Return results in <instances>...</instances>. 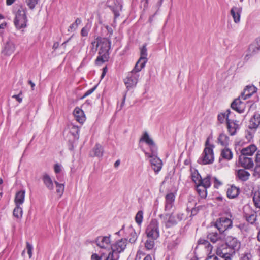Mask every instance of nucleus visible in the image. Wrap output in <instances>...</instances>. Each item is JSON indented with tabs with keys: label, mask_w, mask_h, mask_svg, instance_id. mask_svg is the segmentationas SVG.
<instances>
[{
	"label": "nucleus",
	"mask_w": 260,
	"mask_h": 260,
	"mask_svg": "<svg viewBox=\"0 0 260 260\" xmlns=\"http://www.w3.org/2000/svg\"><path fill=\"white\" fill-rule=\"evenodd\" d=\"M107 71V67H105L103 69L102 74L101 76L102 79H103L104 77V76H105V75L106 74Z\"/></svg>",
	"instance_id": "obj_64"
},
{
	"label": "nucleus",
	"mask_w": 260,
	"mask_h": 260,
	"mask_svg": "<svg viewBox=\"0 0 260 260\" xmlns=\"http://www.w3.org/2000/svg\"><path fill=\"white\" fill-rule=\"evenodd\" d=\"M213 179L214 180V187L216 188H218L222 184L221 182L219 180H218L217 178H216V177H214Z\"/></svg>",
	"instance_id": "obj_57"
},
{
	"label": "nucleus",
	"mask_w": 260,
	"mask_h": 260,
	"mask_svg": "<svg viewBox=\"0 0 260 260\" xmlns=\"http://www.w3.org/2000/svg\"><path fill=\"white\" fill-rule=\"evenodd\" d=\"M230 113L231 111L230 109H228L225 112L223 113H219L217 117L218 122L220 123H223L225 121H226V123L228 120H230L229 119V117Z\"/></svg>",
	"instance_id": "obj_37"
},
{
	"label": "nucleus",
	"mask_w": 260,
	"mask_h": 260,
	"mask_svg": "<svg viewBox=\"0 0 260 260\" xmlns=\"http://www.w3.org/2000/svg\"><path fill=\"white\" fill-rule=\"evenodd\" d=\"M178 242L177 239H176L175 241H172V242L169 243L168 247L170 249H173L178 245Z\"/></svg>",
	"instance_id": "obj_54"
},
{
	"label": "nucleus",
	"mask_w": 260,
	"mask_h": 260,
	"mask_svg": "<svg viewBox=\"0 0 260 260\" xmlns=\"http://www.w3.org/2000/svg\"><path fill=\"white\" fill-rule=\"evenodd\" d=\"M140 141L145 142L147 144L149 147L151 152H154L157 150V147L155 143L146 131L143 133Z\"/></svg>",
	"instance_id": "obj_18"
},
{
	"label": "nucleus",
	"mask_w": 260,
	"mask_h": 260,
	"mask_svg": "<svg viewBox=\"0 0 260 260\" xmlns=\"http://www.w3.org/2000/svg\"><path fill=\"white\" fill-rule=\"evenodd\" d=\"M25 190H20L17 192L15 198V203L16 206H21L23 204L25 199Z\"/></svg>",
	"instance_id": "obj_30"
},
{
	"label": "nucleus",
	"mask_w": 260,
	"mask_h": 260,
	"mask_svg": "<svg viewBox=\"0 0 260 260\" xmlns=\"http://www.w3.org/2000/svg\"><path fill=\"white\" fill-rule=\"evenodd\" d=\"M175 216L178 222L185 218V215L182 213H178Z\"/></svg>",
	"instance_id": "obj_51"
},
{
	"label": "nucleus",
	"mask_w": 260,
	"mask_h": 260,
	"mask_svg": "<svg viewBox=\"0 0 260 260\" xmlns=\"http://www.w3.org/2000/svg\"><path fill=\"white\" fill-rule=\"evenodd\" d=\"M155 239L148 238L145 243V247L147 250H150L153 249L154 247V240Z\"/></svg>",
	"instance_id": "obj_43"
},
{
	"label": "nucleus",
	"mask_w": 260,
	"mask_h": 260,
	"mask_svg": "<svg viewBox=\"0 0 260 260\" xmlns=\"http://www.w3.org/2000/svg\"><path fill=\"white\" fill-rule=\"evenodd\" d=\"M100 43V38H99L96 39V41H94L92 42L91 44L93 46V49H94L95 51L97 50L98 48L99 47Z\"/></svg>",
	"instance_id": "obj_52"
},
{
	"label": "nucleus",
	"mask_w": 260,
	"mask_h": 260,
	"mask_svg": "<svg viewBox=\"0 0 260 260\" xmlns=\"http://www.w3.org/2000/svg\"><path fill=\"white\" fill-rule=\"evenodd\" d=\"M62 166L59 164H56L54 167V170L55 173L58 174L60 173L62 169Z\"/></svg>",
	"instance_id": "obj_53"
},
{
	"label": "nucleus",
	"mask_w": 260,
	"mask_h": 260,
	"mask_svg": "<svg viewBox=\"0 0 260 260\" xmlns=\"http://www.w3.org/2000/svg\"><path fill=\"white\" fill-rule=\"evenodd\" d=\"M143 211L140 210L137 213L135 217V222L140 227L141 226L143 220Z\"/></svg>",
	"instance_id": "obj_39"
},
{
	"label": "nucleus",
	"mask_w": 260,
	"mask_h": 260,
	"mask_svg": "<svg viewBox=\"0 0 260 260\" xmlns=\"http://www.w3.org/2000/svg\"><path fill=\"white\" fill-rule=\"evenodd\" d=\"M143 68L135 64L134 69L127 73L126 78L124 79V82L128 90L136 86L140 77V72Z\"/></svg>",
	"instance_id": "obj_2"
},
{
	"label": "nucleus",
	"mask_w": 260,
	"mask_h": 260,
	"mask_svg": "<svg viewBox=\"0 0 260 260\" xmlns=\"http://www.w3.org/2000/svg\"><path fill=\"white\" fill-rule=\"evenodd\" d=\"M23 210L21 206H16L13 210V215L17 218H20L22 216Z\"/></svg>",
	"instance_id": "obj_42"
},
{
	"label": "nucleus",
	"mask_w": 260,
	"mask_h": 260,
	"mask_svg": "<svg viewBox=\"0 0 260 260\" xmlns=\"http://www.w3.org/2000/svg\"><path fill=\"white\" fill-rule=\"evenodd\" d=\"M96 87H94L89 90H88L83 95L82 99L87 97V96L90 95L93 91L95 90Z\"/></svg>",
	"instance_id": "obj_56"
},
{
	"label": "nucleus",
	"mask_w": 260,
	"mask_h": 260,
	"mask_svg": "<svg viewBox=\"0 0 260 260\" xmlns=\"http://www.w3.org/2000/svg\"><path fill=\"white\" fill-rule=\"evenodd\" d=\"M148 238L157 239L159 236V223L156 219L151 221L145 232Z\"/></svg>",
	"instance_id": "obj_7"
},
{
	"label": "nucleus",
	"mask_w": 260,
	"mask_h": 260,
	"mask_svg": "<svg viewBox=\"0 0 260 260\" xmlns=\"http://www.w3.org/2000/svg\"><path fill=\"white\" fill-rule=\"evenodd\" d=\"M229 137L224 133L220 134L218 138V142L222 146L226 147L229 145Z\"/></svg>",
	"instance_id": "obj_36"
},
{
	"label": "nucleus",
	"mask_w": 260,
	"mask_h": 260,
	"mask_svg": "<svg viewBox=\"0 0 260 260\" xmlns=\"http://www.w3.org/2000/svg\"><path fill=\"white\" fill-rule=\"evenodd\" d=\"M159 217L162 220V224L167 228L172 227L178 223L175 216L173 213L165 212L164 214H160Z\"/></svg>",
	"instance_id": "obj_9"
},
{
	"label": "nucleus",
	"mask_w": 260,
	"mask_h": 260,
	"mask_svg": "<svg viewBox=\"0 0 260 260\" xmlns=\"http://www.w3.org/2000/svg\"><path fill=\"white\" fill-rule=\"evenodd\" d=\"M13 98H15L19 103H21L22 102V98L20 97V94L18 95H14L12 96Z\"/></svg>",
	"instance_id": "obj_61"
},
{
	"label": "nucleus",
	"mask_w": 260,
	"mask_h": 260,
	"mask_svg": "<svg viewBox=\"0 0 260 260\" xmlns=\"http://www.w3.org/2000/svg\"><path fill=\"white\" fill-rule=\"evenodd\" d=\"M122 231H124V236L127 238V240L128 239L129 243H135L136 242L138 237V234L136 233L132 225H130L126 228L123 225L119 232Z\"/></svg>",
	"instance_id": "obj_11"
},
{
	"label": "nucleus",
	"mask_w": 260,
	"mask_h": 260,
	"mask_svg": "<svg viewBox=\"0 0 260 260\" xmlns=\"http://www.w3.org/2000/svg\"><path fill=\"white\" fill-rule=\"evenodd\" d=\"M225 244L234 253L239 250L241 246L240 241L233 236H228L226 238Z\"/></svg>",
	"instance_id": "obj_15"
},
{
	"label": "nucleus",
	"mask_w": 260,
	"mask_h": 260,
	"mask_svg": "<svg viewBox=\"0 0 260 260\" xmlns=\"http://www.w3.org/2000/svg\"><path fill=\"white\" fill-rule=\"evenodd\" d=\"M39 1V0H25V3L30 9L33 10Z\"/></svg>",
	"instance_id": "obj_47"
},
{
	"label": "nucleus",
	"mask_w": 260,
	"mask_h": 260,
	"mask_svg": "<svg viewBox=\"0 0 260 260\" xmlns=\"http://www.w3.org/2000/svg\"><path fill=\"white\" fill-rule=\"evenodd\" d=\"M243 217L250 224L255 223L256 220V213L249 206H246L243 208Z\"/></svg>",
	"instance_id": "obj_14"
},
{
	"label": "nucleus",
	"mask_w": 260,
	"mask_h": 260,
	"mask_svg": "<svg viewBox=\"0 0 260 260\" xmlns=\"http://www.w3.org/2000/svg\"><path fill=\"white\" fill-rule=\"evenodd\" d=\"M216 254L221 257L226 258L231 257L235 253L226 246V244L218 246L216 250Z\"/></svg>",
	"instance_id": "obj_16"
},
{
	"label": "nucleus",
	"mask_w": 260,
	"mask_h": 260,
	"mask_svg": "<svg viewBox=\"0 0 260 260\" xmlns=\"http://www.w3.org/2000/svg\"><path fill=\"white\" fill-rule=\"evenodd\" d=\"M239 166L245 169L250 170L254 166V161L251 157L240 154L238 158Z\"/></svg>",
	"instance_id": "obj_12"
},
{
	"label": "nucleus",
	"mask_w": 260,
	"mask_h": 260,
	"mask_svg": "<svg viewBox=\"0 0 260 260\" xmlns=\"http://www.w3.org/2000/svg\"><path fill=\"white\" fill-rule=\"evenodd\" d=\"M252 177L255 179H260V165H256L254 168Z\"/></svg>",
	"instance_id": "obj_45"
},
{
	"label": "nucleus",
	"mask_w": 260,
	"mask_h": 260,
	"mask_svg": "<svg viewBox=\"0 0 260 260\" xmlns=\"http://www.w3.org/2000/svg\"><path fill=\"white\" fill-rule=\"evenodd\" d=\"M100 42L99 47L100 49L99 52V54L105 53L107 54V55H109V51L111 49V41L107 38H100Z\"/></svg>",
	"instance_id": "obj_20"
},
{
	"label": "nucleus",
	"mask_w": 260,
	"mask_h": 260,
	"mask_svg": "<svg viewBox=\"0 0 260 260\" xmlns=\"http://www.w3.org/2000/svg\"><path fill=\"white\" fill-rule=\"evenodd\" d=\"M54 183L56 186V192L61 196L64 192V183H59L57 181H55Z\"/></svg>",
	"instance_id": "obj_44"
},
{
	"label": "nucleus",
	"mask_w": 260,
	"mask_h": 260,
	"mask_svg": "<svg viewBox=\"0 0 260 260\" xmlns=\"http://www.w3.org/2000/svg\"><path fill=\"white\" fill-rule=\"evenodd\" d=\"M213 147V145H210L209 140H207L202 156L199 160L200 163L207 165L212 164L214 161Z\"/></svg>",
	"instance_id": "obj_4"
},
{
	"label": "nucleus",
	"mask_w": 260,
	"mask_h": 260,
	"mask_svg": "<svg viewBox=\"0 0 260 260\" xmlns=\"http://www.w3.org/2000/svg\"><path fill=\"white\" fill-rule=\"evenodd\" d=\"M201 207L200 206H198L197 207H196V208H191V216H194L196 215L199 210V208H200Z\"/></svg>",
	"instance_id": "obj_58"
},
{
	"label": "nucleus",
	"mask_w": 260,
	"mask_h": 260,
	"mask_svg": "<svg viewBox=\"0 0 260 260\" xmlns=\"http://www.w3.org/2000/svg\"><path fill=\"white\" fill-rule=\"evenodd\" d=\"M192 180L196 184V190L202 199H205L207 196V188L211 185V176H207L202 179L200 174L196 170H191Z\"/></svg>",
	"instance_id": "obj_1"
},
{
	"label": "nucleus",
	"mask_w": 260,
	"mask_h": 260,
	"mask_svg": "<svg viewBox=\"0 0 260 260\" xmlns=\"http://www.w3.org/2000/svg\"><path fill=\"white\" fill-rule=\"evenodd\" d=\"M242 11V7L233 6L231 8L230 10V14L235 23H239L240 22Z\"/></svg>",
	"instance_id": "obj_27"
},
{
	"label": "nucleus",
	"mask_w": 260,
	"mask_h": 260,
	"mask_svg": "<svg viewBox=\"0 0 260 260\" xmlns=\"http://www.w3.org/2000/svg\"><path fill=\"white\" fill-rule=\"evenodd\" d=\"M82 20L81 18H78L76 19L75 21L74 22V23L78 27L79 25H80L81 23Z\"/></svg>",
	"instance_id": "obj_63"
},
{
	"label": "nucleus",
	"mask_w": 260,
	"mask_h": 260,
	"mask_svg": "<svg viewBox=\"0 0 260 260\" xmlns=\"http://www.w3.org/2000/svg\"><path fill=\"white\" fill-rule=\"evenodd\" d=\"M42 180L44 184L48 189L52 190L54 189L53 181L48 174H43Z\"/></svg>",
	"instance_id": "obj_31"
},
{
	"label": "nucleus",
	"mask_w": 260,
	"mask_h": 260,
	"mask_svg": "<svg viewBox=\"0 0 260 260\" xmlns=\"http://www.w3.org/2000/svg\"><path fill=\"white\" fill-rule=\"evenodd\" d=\"M143 151L145 157L149 159L152 169L156 173H158L162 168V162L157 155V150L150 153L145 150Z\"/></svg>",
	"instance_id": "obj_5"
},
{
	"label": "nucleus",
	"mask_w": 260,
	"mask_h": 260,
	"mask_svg": "<svg viewBox=\"0 0 260 260\" xmlns=\"http://www.w3.org/2000/svg\"><path fill=\"white\" fill-rule=\"evenodd\" d=\"M26 249L27 250V253L29 255V258H31L32 254L33 246L29 242L26 243Z\"/></svg>",
	"instance_id": "obj_49"
},
{
	"label": "nucleus",
	"mask_w": 260,
	"mask_h": 260,
	"mask_svg": "<svg viewBox=\"0 0 260 260\" xmlns=\"http://www.w3.org/2000/svg\"><path fill=\"white\" fill-rule=\"evenodd\" d=\"M257 149V147L255 144H251L242 148L240 150V153L241 155L251 157L256 153Z\"/></svg>",
	"instance_id": "obj_24"
},
{
	"label": "nucleus",
	"mask_w": 260,
	"mask_h": 260,
	"mask_svg": "<svg viewBox=\"0 0 260 260\" xmlns=\"http://www.w3.org/2000/svg\"><path fill=\"white\" fill-rule=\"evenodd\" d=\"M207 238L212 243H214L222 239L221 234L217 232H210L207 235Z\"/></svg>",
	"instance_id": "obj_34"
},
{
	"label": "nucleus",
	"mask_w": 260,
	"mask_h": 260,
	"mask_svg": "<svg viewBox=\"0 0 260 260\" xmlns=\"http://www.w3.org/2000/svg\"><path fill=\"white\" fill-rule=\"evenodd\" d=\"M103 154V149L101 145L96 144L91 151L90 155L91 156H96L98 157H102Z\"/></svg>",
	"instance_id": "obj_33"
},
{
	"label": "nucleus",
	"mask_w": 260,
	"mask_h": 260,
	"mask_svg": "<svg viewBox=\"0 0 260 260\" xmlns=\"http://www.w3.org/2000/svg\"><path fill=\"white\" fill-rule=\"evenodd\" d=\"M70 133L73 136L74 138L78 140L79 138V128L75 125H72L70 131Z\"/></svg>",
	"instance_id": "obj_41"
},
{
	"label": "nucleus",
	"mask_w": 260,
	"mask_h": 260,
	"mask_svg": "<svg viewBox=\"0 0 260 260\" xmlns=\"http://www.w3.org/2000/svg\"><path fill=\"white\" fill-rule=\"evenodd\" d=\"M91 25H89V26L88 24H87L85 27H83L81 31V35L83 37H86L88 36V32L90 30Z\"/></svg>",
	"instance_id": "obj_48"
},
{
	"label": "nucleus",
	"mask_w": 260,
	"mask_h": 260,
	"mask_svg": "<svg viewBox=\"0 0 260 260\" xmlns=\"http://www.w3.org/2000/svg\"><path fill=\"white\" fill-rule=\"evenodd\" d=\"M215 226L221 234L232 226V221L228 217H222L216 221Z\"/></svg>",
	"instance_id": "obj_10"
},
{
	"label": "nucleus",
	"mask_w": 260,
	"mask_h": 260,
	"mask_svg": "<svg viewBox=\"0 0 260 260\" xmlns=\"http://www.w3.org/2000/svg\"><path fill=\"white\" fill-rule=\"evenodd\" d=\"M147 55L146 45L144 44L140 48V57L136 64L144 68L148 61Z\"/></svg>",
	"instance_id": "obj_19"
},
{
	"label": "nucleus",
	"mask_w": 260,
	"mask_h": 260,
	"mask_svg": "<svg viewBox=\"0 0 260 260\" xmlns=\"http://www.w3.org/2000/svg\"><path fill=\"white\" fill-rule=\"evenodd\" d=\"M7 23L6 22H3L0 24V36H2L4 32V29L7 26Z\"/></svg>",
	"instance_id": "obj_55"
},
{
	"label": "nucleus",
	"mask_w": 260,
	"mask_h": 260,
	"mask_svg": "<svg viewBox=\"0 0 260 260\" xmlns=\"http://www.w3.org/2000/svg\"><path fill=\"white\" fill-rule=\"evenodd\" d=\"M76 120L80 123H83L85 121V115L83 111L79 107H76L73 112Z\"/></svg>",
	"instance_id": "obj_29"
},
{
	"label": "nucleus",
	"mask_w": 260,
	"mask_h": 260,
	"mask_svg": "<svg viewBox=\"0 0 260 260\" xmlns=\"http://www.w3.org/2000/svg\"><path fill=\"white\" fill-rule=\"evenodd\" d=\"M254 161L256 165H260V150L257 149L256 152Z\"/></svg>",
	"instance_id": "obj_50"
},
{
	"label": "nucleus",
	"mask_w": 260,
	"mask_h": 260,
	"mask_svg": "<svg viewBox=\"0 0 260 260\" xmlns=\"http://www.w3.org/2000/svg\"><path fill=\"white\" fill-rule=\"evenodd\" d=\"M256 129H250L248 127V129L245 131V137L248 141H251L255 134Z\"/></svg>",
	"instance_id": "obj_40"
},
{
	"label": "nucleus",
	"mask_w": 260,
	"mask_h": 260,
	"mask_svg": "<svg viewBox=\"0 0 260 260\" xmlns=\"http://www.w3.org/2000/svg\"><path fill=\"white\" fill-rule=\"evenodd\" d=\"M109 55H107V54L102 53L100 54V56H98L95 60V63L97 65H101L103 63L105 62L106 59L107 58V56Z\"/></svg>",
	"instance_id": "obj_46"
},
{
	"label": "nucleus",
	"mask_w": 260,
	"mask_h": 260,
	"mask_svg": "<svg viewBox=\"0 0 260 260\" xmlns=\"http://www.w3.org/2000/svg\"><path fill=\"white\" fill-rule=\"evenodd\" d=\"M119 258V255L112 250L108 252H102L100 254L93 253L91 256V260H118Z\"/></svg>",
	"instance_id": "obj_8"
},
{
	"label": "nucleus",
	"mask_w": 260,
	"mask_h": 260,
	"mask_svg": "<svg viewBox=\"0 0 260 260\" xmlns=\"http://www.w3.org/2000/svg\"><path fill=\"white\" fill-rule=\"evenodd\" d=\"M238 121L230 119L226 122V127L229 134L231 136L236 135L237 131L239 129Z\"/></svg>",
	"instance_id": "obj_26"
},
{
	"label": "nucleus",
	"mask_w": 260,
	"mask_h": 260,
	"mask_svg": "<svg viewBox=\"0 0 260 260\" xmlns=\"http://www.w3.org/2000/svg\"><path fill=\"white\" fill-rule=\"evenodd\" d=\"M78 27L73 23L69 27L68 31L70 32H73L77 29Z\"/></svg>",
	"instance_id": "obj_59"
},
{
	"label": "nucleus",
	"mask_w": 260,
	"mask_h": 260,
	"mask_svg": "<svg viewBox=\"0 0 260 260\" xmlns=\"http://www.w3.org/2000/svg\"><path fill=\"white\" fill-rule=\"evenodd\" d=\"M236 179L238 181L245 182L247 181L250 176V173L243 169H240L237 170L235 172Z\"/></svg>",
	"instance_id": "obj_25"
},
{
	"label": "nucleus",
	"mask_w": 260,
	"mask_h": 260,
	"mask_svg": "<svg viewBox=\"0 0 260 260\" xmlns=\"http://www.w3.org/2000/svg\"><path fill=\"white\" fill-rule=\"evenodd\" d=\"M175 194L173 192L167 193L165 196V211L169 212L174 205Z\"/></svg>",
	"instance_id": "obj_21"
},
{
	"label": "nucleus",
	"mask_w": 260,
	"mask_h": 260,
	"mask_svg": "<svg viewBox=\"0 0 260 260\" xmlns=\"http://www.w3.org/2000/svg\"><path fill=\"white\" fill-rule=\"evenodd\" d=\"M127 245V239L121 238L112 244L111 250L115 253L119 254L123 252Z\"/></svg>",
	"instance_id": "obj_13"
},
{
	"label": "nucleus",
	"mask_w": 260,
	"mask_h": 260,
	"mask_svg": "<svg viewBox=\"0 0 260 260\" xmlns=\"http://www.w3.org/2000/svg\"><path fill=\"white\" fill-rule=\"evenodd\" d=\"M256 48H257V50L260 49V37L257 38L256 40Z\"/></svg>",
	"instance_id": "obj_62"
},
{
	"label": "nucleus",
	"mask_w": 260,
	"mask_h": 260,
	"mask_svg": "<svg viewBox=\"0 0 260 260\" xmlns=\"http://www.w3.org/2000/svg\"><path fill=\"white\" fill-rule=\"evenodd\" d=\"M15 50V44L11 42H7L5 45L4 52L7 55H10Z\"/></svg>",
	"instance_id": "obj_32"
},
{
	"label": "nucleus",
	"mask_w": 260,
	"mask_h": 260,
	"mask_svg": "<svg viewBox=\"0 0 260 260\" xmlns=\"http://www.w3.org/2000/svg\"><path fill=\"white\" fill-rule=\"evenodd\" d=\"M257 88L253 85H248L246 86L243 93L241 94V98L243 100L249 98L257 91Z\"/></svg>",
	"instance_id": "obj_28"
},
{
	"label": "nucleus",
	"mask_w": 260,
	"mask_h": 260,
	"mask_svg": "<svg viewBox=\"0 0 260 260\" xmlns=\"http://www.w3.org/2000/svg\"><path fill=\"white\" fill-rule=\"evenodd\" d=\"M221 156L223 158L229 160L233 158V153L231 149L225 148L221 151Z\"/></svg>",
	"instance_id": "obj_38"
},
{
	"label": "nucleus",
	"mask_w": 260,
	"mask_h": 260,
	"mask_svg": "<svg viewBox=\"0 0 260 260\" xmlns=\"http://www.w3.org/2000/svg\"><path fill=\"white\" fill-rule=\"evenodd\" d=\"M243 100L241 98V96L239 98L235 100L231 104V107L232 109L235 110L239 113H243L245 108V103L242 101Z\"/></svg>",
	"instance_id": "obj_22"
},
{
	"label": "nucleus",
	"mask_w": 260,
	"mask_h": 260,
	"mask_svg": "<svg viewBox=\"0 0 260 260\" xmlns=\"http://www.w3.org/2000/svg\"><path fill=\"white\" fill-rule=\"evenodd\" d=\"M27 9L21 6L15 13L14 24L18 30L24 29L27 26Z\"/></svg>",
	"instance_id": "obj_3"
},
{
	"label": "nucleus",
	"mask_w": 260,
	"mask_h": 260,
	"mask_svg": "<svg viewBox=\"0 0 260 260\" xmlns=\"http://www.w3.org/2000/svg\"><path fill=\"white\" fill-rule=\"evenodd\" d=\"M96 245L100 248L99 254L102 252H108L111 250V236H99L95 239Z\"/></svg>",
	"instance_id": "obj_6"
},
{
	"label": "nucleus",
	"mask_w": 260,
	"mask_h": 260,
	"mask_svg": "<svg viewBox=\"0 0 260 260\" xmlns=\"http://www.w3.org/2000/svg\"><path fill=\"white\" fill-rule=\"evenodd\" d=\"M239 193V189L235 186H231L227 191V196L229 198L233 199L236 198Z\"/></svg>",
	"instance_id": "obj_35"
},
{
	"label": "nucleus",
	"mask_w": 260,
	"mask_h": 260,
	"mask_svg": "<svg viewBox=\"0 0 260 260\" xmlns=\"http://www.w3.org/2000/svg\"><path fill=\"white\" fill-rule=\"evenodd\" d=\"M198 244L199 245H202L204 246L205 248L207 249V251L208 252V255L206 260H218V258L216 255L214 254H211L213 247L208 240L204 239H200L198 241Z\"/></svg>",
	"instance_id": "obj_17"
},
{
	"label": "nucleus",
	"mask_w": 260,
	"mask_h": 260,
	"mask_svg": "<svg viewBox=\"0 0 260 260\" xmlns=\"http://www.w3.org/2000/svg\"><path fill=\"white\" fill-rule=\"evenodd\" d=\"M260 126V114L256 112L250 118L248 127L250 129H257Z\"/></svg>",
	"instance_id": "obj_23"
},
{
	"label": "nucleus",
	"mask_w": 260,
	"mask_h": 260,
	"mask_svg": "<svg viewBox=\"0 0 260 260\" xmlns=\"http://www.w3.org/2000/svg\"><path fill=\"white\" fill-rule=\"evenodd\" d=\"M251 257L250 253H245L242 257V260H250Z\"/></svg>",
	"instance_id": "obj_60"
}]
</instances>
